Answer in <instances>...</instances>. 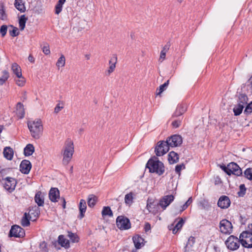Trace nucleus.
Listing matches in <instances>:
<instances>
[{
  "label": "nucleus",
  "instance_id": "nucleus-54",
  "mask_svg": "<svg viewBox=\"0 0 252 252\" xmlns=\"http://www.w3.org/2000/svg\"><path fill=\"white\" fill-rule=\"evenodd\" d=\"M170 46V43L169 42H168L164 46V47H163V49L161 51H163L165 53H167V51L169 49Z\"/></svg>",
  "mask_w": 252,
  "mask_h": 252
},
{
  "label": "nucleus",
  "instance_id": "nucleus-37",
  "mask_svg": "<svg viewBox=\"0 0 252 252\" xmlns=\"http://www.w3.org/2000/svg\"><path fill=\"white\" fill-rule=\"evenodd\" d=\"M2 76L0 77V85L3 84L9 77V73L6 70L2 71Z\"/></svg>",
  "mask_w": 252,
  "mask_h": 252
},
{
  "label": "nucleus",
  "instance_id": "nucleus-62",
  "mask_svg": "<svg viewBox=\"0 0 252 252\" xmlns=\"http://www.w3.org/2000/svg\"><path fill=\"white\" fill-rule=\"evenodd\" d=\"M188 207L184 204L183 205L181 206V210H180V212H183V211L185 210Z\"/></svg>",
  "mask_w": 252,
  "mask_h": 252
},
{
  "label": "nucleus",
  "instance_id": "nucleus-45",
  "mask_svg": "<svg viewBox=\"0 0 252 252\" xmlns=\"http://www.w3.org/2000/svg\"><path fill=\"white\" fill-rule=\"evenodd\" d=\"M240 190L238 192V195L240 197H243L246 194V188L244 184L240 185L239 187Z\"/></svg>",
  "mask_w": 252,
  "mask_h": 252
},
{
  "label": "nucleus",
  "instance_id": "nucleus-21",
  "mask_svg": "<svg viewBox=\"0 0 252 252\" xmlns=\"http://www.w3.org/2000/svg\"><path fill=\"white\" fill-rule=\"evenodd\" d=\"M34 200L38 206H43L44 204V198L41 191H39L36 192L34 196Z\"/></svg>",
  "mask_w": 252,
  "mask_h": 252
},
{
  "label": "nucleus",
  "instance_id": "nucleus-18",
  "mask_svg": "<svg viewBox=\"0 0 252 252\" xmlns=\"http://www.w3.org/2000/svg\"><path fill=\"white\" fill-rule=\"evenodd\" d=\"M49 197L52 202H57L58 199L60 198V192L59 189L56 188H51L49 193Z\"/></svg>",
  "mask_w": 252,
  "mask_h": 252
},
{
  "label": "nucleus",
  "instance_id": "nucleus-51",
  "mask_svg": "<svg viewBox=\"0 0 252 252\" xmlns=\"http://www.w3.org/2000/svg\"><path fill=\"white\" fill-rule=\"evenodd\" d=\"M7 27L6 25H2L0 28V33L2 37H4L7 32Z\"/></svg>",
  "mask_w": 252,
  "mask_h": 252
},
{
  "label": "nucleus",
  "instance_id": "nucleus-29",
  "mask_svg": "<svg viewBox=\"0 0 252 252\" xmlns=\"http://www.w3.org/2000/svg\"><path fill=\"white\" fill-rule=\"evenodd\" d=\"M248 98L246 94H240L238 97V104L242 105L244 106L246 104H248Z\"/></svg>",
  "mask_w": 252,
  "mask_h": 252
},
{
  "label": "nucleus",
  "instance_id": "nucleus-44",
  "mask_svg": "<svg viewBox=\"0 0 252 252\" xmlns=\"http://www.w3.org/2000/svg\"><path fill=\"white\" fill-rule=\"evenodd\" d=\"M244 176L249 180H252V168H248L244 171Z\"/></svg>",
  "mask_w": 252,
  "mask_h": 252
},
{
  "label": "nucleus",
  "instance_id": "nucleus-49",
  "mask_svg": "<svg viewBox=\"0 0 252 252\" xmlns=\"http://www.w3.org/2000/svg\"><path fill=\"white\" fill-rule=\"evenodd\" d=\"M63 4L60 3L58 2L57 4L55 6V13L59 14L62 10Z\"/></svg>",
  "mask_w": 252,
  "mask_h": 252
},
{
  "label": "nucleus",
  "instance_id": "nucleus-60",
  "mask_svg": "<svg viewBox=\"0 0 252 252\" xmlns=\"http://www.w3.org/2000/svg\"><path fill=\"white\" fill-rule=\"evenodd\" d=\"M192 201V198L189 197L185 204L188 207L191 203Z\"/></svg>",
  "mask_w": 252,
  "mask_h": 252
},
{
  "label": "nucleus",
  "instance_id": "nucleus-11",
  "mask_svg": "<svg viewBox=\"0 0 252 252\" xmlns=\"http://www.w3.org/2000/svg\"><path fill=\"white\" fill-rule=\"evenodd\" d=\"M220 229L222 233L230 234L232 231V225L230 221L224 219L220 222Z\"/></svg>",
  "mask_w": 252,
  "mask_h": 252
},
{
  "label": "nucleus",
  "instance_id": "nucleus-2",
  "mask_svg": "<svg viewBox=\"0 0 252 252\" xmlns=\"http://www.w3.org/2000/svg\"><path fill=\"white\" fill-rule=\"evenodd\" d=\"M74 145L72 140L67 139L62 150L63 155V163L67 165L71 160L74 153Z\"/></svg>",
  "mask_w": 252,
  "mask_h": 252
},
{
  "label": "nucleus",
  "instance_id": "nucleus-34",
  "mask_svg": "<svg viewBox=\"0 0 252 252\" xmlns=\"http://www.w3.org/2000/svg\"><path fill=\"white\" fill-rule=\"evenodd\" d=\"M29 216L27 213L24 214V217L21 220V224L23 226H28L30 224Z\"/></svg>",
  "mask_w": 252,
  "mask_h": 252
},
{
  "label": "nucleus",
  "instance_id": "nucleus-56",
  "mask_svg": "<svg viewBox=\"0 0 252 252\" xmlns=\"http://www.w3.org/2000/svg\"><path fill=\"white\" fill-rule=\"evenodd\" d=\"M151 224L149 222H146L144 225V230L146 232L151 230Z\"/></svg>",
  "mask_w": 252,
  "mask_h": 252
},
{
  "label": "nucleus",
  "instance_id": "nucleus-47",
  "mask_svg": "<svg viewBox=\"0 0 252 252\" xmlns=\"http://www.w3.org/2000/svg\"><path fill=\"white\" fill-rule=\"evenodd\" d=\"M11 27L13 28L12 30H9V33L10 36L12 37H15L19 34V32L18 31V29L16 27H14L13 26H11Z\"/></svg>",
  "mask_w": 252,
  "mask_h": 252
},
{
  "label": "nucleus",
  "instance_id": "nucleus-22",
  "mask_svg": "<svg viewBox=\"0 0 252 252\" xmlns=\"http://www.w3.org/2000/svg\"><path fill=\"white\" fill-rule=\"evenodd\" d=\"M132 239L134 246L137 249H140L144 245L143 242L144 240L140 236L136 235L133 236Z\"/></svg>",
  "mask_w": 252,
  "mask_h": 252
},
{
  "label": "nucleus",
  "instance_id": "nucleus-16",
  "mask_svg": "<svg viewBox=\"0 0 252 252\" xmlns=\"http://www.w3.org/2000/svg\"><path fill=\"white\" fill-rule=\"evenodd\" d=\"M27 214L31 220L34 221L40 214V210L38 206H35L30 208Z\"/></svg>",
  "mask_w": 252,
  "mask_h": 252
},
{
  "label": "nucleus",
  "instance_id": "nucleus-42",
  "mask_svg": "<svg viewBox=\"0 0 252 252\" xmlns=\"http://www.w3.org/2000/svg\"><path fill=\"white\" fill-rule=\"evenodd\" d=\"M247 104L244 111V114L246 116H248L252 113V101Z\"/></svg>",
  "mask_w": 252,
  "mask_h": 252
},
{
  "label": "nucleus",
  "instance_id": "nucleus-25",
  "mask_svg": "<svg viewBox=\"0 0 252 252\" xmlns=\"http://www.w3.org/2000/svg\"><path fill=\"white\" fill-rule=\"evenodd\" d=\"M4 157L8 160H11L13 157V151L12 148L6 147L3 150Z\"/></svg>",
  "mask_w": 252,
  "mask_h": 252
},
{
  "label": "nucleus",
  "instance_id": "nucleus-9",
  "mask_svg": "<svg viewBox=\"0 0 252 252\" xmlns=\"http://www.w3.org/2000/svg\"><path fill=\"white\" fill-rule=\"evenodd\" d=\"M2 183L4 189L9 192H12L15 189L17 184L14 178L8 177L3 179Z\"/></svg>",
  "mask_w": 252,
  "mask_h": 252
},
{
  "label": "nucleus",
  "instance_id": "nucleus-6",
  "mask_svg": "<svg viewBox=\"0 0 252 252\" xmlns=\"http://www.w3.org/2000/svg\"><path fill=\"white\" fill-rule=\"evenodd\" d=\"M169 146L167 141H160L158 142L155 148V153L157 156H161L169 150Z\"/></svg>",
  "mask_w": 252,
  "mask_h": 252
},
{
  "label": "nucleus",
  "instance_id": "nucleus-64",
  "mask_svg": "<svg viewBox=\"0 0 252 252\" xmlns=\"http://www.w3.org/2000/svg\"><path fill=\"white\" fill-rule=\"evenodd\" d=\"M178 230H177V228L174 227V228L172 230L173 233L176 234Z\"/></svg>",
  "mask_w": 252,
  "mask_h": 252
},
{
  "label": "nucleus",
  "instance_id": "nucleus-27",
  "mask_svg": "<svg viewBox=\"0 0 252 252\" xmlns=\"http://www.w3.org/2000/svg\"><path fill=\"white\" fill-rule=\"evenodd\" d=\"M34 152V147L32 144H28L24 148V152L26 156H30L32 155Z\"/></svg>",
  "mask_w": 252,
  "mask_h": 252
},
{
  "label": "nucleus",
  "instance_id": "nucleus-55",
  "mask_svg": "<svg viewBox=\"0 0 252 252\" xmlns=\"http://www.w3.org/2000/svg\"><path fill=\"white\" fill-rule=\"evenodd\" d=\"M181 123L180 121H174L172 123V125L174 127L177 128L180 126Z\"/></svg>",
  "mask_w": 252,
  "mask_h": 252
},
{
  "label": "nucleus",
  "instance_id": "nucleus-8",
  "mask_svg": "<svg viewBox=\"0 0 252 252\" xmlns=\"http://www.w3.org/2000/svg\"><path fill=\"white\" fill-rule=\"evenodd\" d=\"M25 236V230L18 225L12 226L9 233L10 237L23 238Z\"/></svg>",
  "mask_w": 252,
  "mask_h": 252
},
{
  "label": "nucleus",
  "instance_id": "nucleus-3",
  "mask_svg": "<svg viewBox=\"0 0 252 252\" xmlns=\"http://www.w3.org/2000/svg\"><path fill=\"white\" fill-rule=\"evenodd\" d=\"M146 167L149 169L150 172L156 173L159 175H162L164 172L163 164L158 160L150 159L146 164Z\"/></svg>",
  "mask_w": 252,
  "mask_h": 252
},
{
  "label": "nucleus",
  "instance_id": "nucleus-32",
  "mask_svg": "<svg viewBox=\"0 0 252 252\" xmlns=\"http://www.w3.org/2000/svg\"><path fill=\"white\" fill-rule=\"evenodd\" d=\"M101 214L103 217L105 216L112 217L113 216V213L111 208L109 206H105L103 208L101 212Z\"/></svg>",
  "mask_w": 252,
  "mask_h": 252
},
{
  "label": "nucleus",
  "instance_id": "nucleus-13",
  "mask_svg": "<svg viewBox=\"0 0 252 252\" xmlns=\"http://www.w3.org/2000/svg\"><path fill=\"white\" fill-rule=\"evenodd\" d=\"M174 199V196L173 195H165L160 199L158 205L160 206L163 210H165Z\"/></svg>",
  "mask_w": 252,
  "mask_h": 252
},
{
  "label": "nucleus",
  "instance_id": "nucleus-15",
  "mask_svg": "<svg viewBox=\"0 0 252 252\" xmlns=\"http://www.w3.org/2000/svg\"><path fill=\"white\" fill-rule=\"evenodd\" d=\"M32 168L31 163L29 160H23L20 165V170L24 174H28Z\"/></svg>",
  "mask_w": 252,
  "mask_h": 252
},
{
  "label": "nucleus",
  "instance_id": "nucleus-28",
  "mask_svg": "<svg viewBox=\"0 0 252 252\" xmlns=\"http://www.w3.org/2000/svg\"><path fill=\"white\" fill-rule=\"evenodd\" d=\"M13 72L17 77H20L22 74V71L20 66L16 63L12 64L11 67Z\"/></svg>",
  "mask_w": 252,
  "mask_h": 252
},
{
  "label": "nucleus",
  "instance_id": "nucleus-23",
  "mask_svg": "<svg viewBox=\"0 0 252 252\" xmlns=\"http://www.w3.org/2000/svg\"><path fill=\"white\" fill-rule=\"evenodd\" d=\"M187 110V107L185 105L180 104L179 105L175 111L173 116L174 117H178L182 115L183 113H184Z\"/></svg>",
  "mask_w": 252,
  "mask_h": 252
},
{
  "label": "nucleus",
  "instance_id": "nucleus-57",
  "mask_svg": "<svg viewBox=\"0 0 252 252\" xmlns=\"http://www.w3.org/2000/svg\"><path fill=\"white\" fill-rule=\"evenodd\" d=\"M220 167L227 174H229V173L228 172V164H227V165L226 166L225 165H220Z\"/></svg>",
  "mask_w": 252,
  "mask_h": 252
},
{
  "label": "nucleus",
  "instance_id": "nucleus-52",
  "mask_svg": "<svg viewBox=\"0 0 252 252\" xmlns=\"http://www.w3.org/2000/svg\"><path fill=\"white\" fill-rule=\"evenodd\" d=\"M184 222V220L181 219L180 221L176 224L175 227L176 228L177 230L181 229L183 225Z\"/></svg>",
  "mask_w": 252,
  "mask_h": 252
},
{
  "label": "nucleus",
  "instance_id": "nucleus-33",
  "mask_svg": "<svg viewBox=\"0 0 252 252\" xmlns=\"http://www.w3.org/2000/svg\"><path fill=\"white\" fill-rule=\"evenodd\" d=\"M133 193L132 192L126 194L125 197V202L126 204L130 205L133 203Z\"/></svg>",
  "mask_w": 252,
  "mask_h": 252
},
{
  "label": "nucleus",
  "instance_id": "nucleus-40",
  "mask_svg": "<svg viewBox=\"0 0 252 252\" xmlns=\"http://www.w3.org/2000/svg\"><path fill=\"white\" fill-rule=\"evenodd\" d=\"M0 19L2 20H5L7 19V15L3 3L0 4Z\"/></svg>",
  "mask_w": 252,
  "mask_h": 252
},
{
  "label": "nucleus",
  "instance_id": "nucleus-43",
  "mask_svg": "<svg viewBox=\"0 0 252 252\" xmlns=\"http://www.w3.org/2000/svg\"><path fill=\"white\" fill-rule=\"evenodd\" d=\"M68 236L73 243L78 242L79 241V237L76 234L73 233L69 232L68 234Z\"/></svg>",
  "mask_w": 252,
  "mask_h": 252
},
{
  "label": "nucleus",
  "instance_id": "nucleus-50",
  "mask_svg": "<svg viewBox=\"0 0 252 252\" xmlns=\"http://www.w3.org/2000/svg\"><path fill=\"white\" fill-rule=\"evenodd\" d=\"M42 51L46 55H49L50 54V50L49 45L48 44L46 43L42 47Z\"/></svg>",
  "mask_w": 252,
  "mask_h": 252
},
{
  "label": "nucleus",
  "instance_id": "nucleus-61",
  "mask_svg": "<svg viewBox=\"0 0 252 252\" xmlns=\"http://www.w3.org/2000/svg\"><path fill=\"white\" fill-rule=\"evenodd\" d=\"M28 60L31 63H33L34 62V58L32 55H30L28 57Z\"/></svg>",
  "mask_w": 252,
  "mask_h": 252
},
{
  "label": "nucleus",
  "instance_id": "nucleus-1",
  "mask_svg": "<svg viewBox=\"0 0 252 252\" xmlns=\"http://www.w3.org/2000/svg\"><path fill=\"white\" fill-rule=\"evenodd\" d=\"M28 126L32 136L35 139H38L42 136L43 126L41 120L30 121Z\"/></svg>",
  "mask_w": 252,
  "mask_h": 252
},
{
  "label": "nucleus",
  "instance_id": "nucleus-24",
  "mask_svg": "<svg viewBox=\"0 0 252 252\" xmlns=\"http://www.w3.org/2000/svg\"><path fill=\"white\" fill-rule=\"evenodd\" d=\"M179 158V155L174 151L170 152L168 154V160L170 164L177 162Z\"/></svg>",
  "mask_w": 252,
  "mask_h": 252
},
{
  "label": "nucleus",
  "instance_id": "nucleus-58",
  "mask_svg": "<svg viewBox=\"0 0 252 252\" xmlns=\"http://www.w3.org/2000/svg\"><path fill=\"white\" fill-rule=\"evenodd\" d=\"M166 53L161 51L160 52V54L159 59L160 60L162 59V61L163 60H164L165 58V56H166Z\"/></svg>",
  "mask_w": 252,
  "mask_h": 252
},
{
  "label": "nucleus",
  "instance_id": "nucleus-31",
  "mask_svg": "<svg viewBox=\"0 0 252 252\" xmlns=\"http://www.w3.org/2000/svg\"><path fill=\"white\" fill-rule=\"evenodd\" d=\"M28 18L25 15H21L19 19V28L21 31L24 30Z\"/></svg>",
  "mask_w": 252,
  "mask_h": 252
},
{
  "label": "nucleus",
  "instance_id": "nucleus-17",
  "mask_svg": "<svg viewBox=\"0 0 252 252\" xmlns=\"http://www.w3.org/2000/svg\"><path fill=\"white\" fill-rule=\"evenodd\" d=\"M117 63V57L116 55H113L109 61V66L107 70V74L110 75L113 72L116 68V64Z\"/></svg>",
  "mask_w": 252,
  "mask_h": 252
},
{
  "label": "nucleus",
  "instance_id": "nucleus-46",
  "mask_svg": "<svg viewBox=\"0 0 252 252\" xmlns=\"http://www.w3.org/2000/svg\"><path fill=\"white\" fill-rule=\"evenodd\" d=\"M18 79L15 80L16 84L19 86H23L25 84V79L22 76V74L20 77H17Z\"/></svg>",
  "mask_w": 252,
  "mask_h": 252
},
{
  "label": "nucleus",
  "instance_id": "nucleus-39",
  "mask_svg": "<svg viewBox=\"0 0 252 252\" xmlns=\"http://www.w3.org/2000/svg\"><path fill=\"white\" fill-rule=\"evenodd\" d=\"M244 106L242 105L238 104L235 106L233 108V112L235 116H239L240 115L243 110Z\"/></svg>",
  "mask_w": 252,
  "mask_h": 252
},
{
  "label": "nucleus",
  "instance_id": "nucleus-4",
  "mask_svg": "<svg viewBox=\"0 0 252 252\" xmlns=\"http://www.w3.org/2000/svg\"><path fill=\"white\" fill-rule=\"evenodd\" d=\"M241 244L243 247L251 249L252 248V233L249 231H245L240 235Z\"/></svg>",
  "mask_w": 252,
  "mask_h": 252
},
{
  "label": "nucleus",
  "instance_id": "nucleus-53",
  "mask_svg": "<svg viewBox=\"0 0 252 252\" xmlns=\"http://www.w3.org/2000/svg\"><path fill=\"white\" fill-rule=\"evenodd\" d=\"M154 205L153 204V203H149V201H148V203H147V209L149 210L150 212H152L153 213H156V212H155L154 210H152V208H153V206Z\"/></svg>",
  "mask_w": 252,
  "mask_h": 252
},
{
  "label": "nucleus",
  "instance_id": "nucleus-7",
  "mask_svg": "<svg viewBox=\"0 0 252 252\" xmlns=\"http://www.w3.org/2000/svg\"><path fill=\"white\" fill-rule=\"evenodd\" d=\"M116 225L121 230H127L131 227L129 220L124 216H120L117 217Z\"/></svg>",
  "mask_w": 252,
  "mask_h": 252
},
{
  "label": "nucleus",
  "instance_id": "nucleus-14",
  "mask_svg": "<svg viewBox=\"0 0 252 252\" xmlns=\"http://www.w3.org/2000/svg\"><path fill=\"white\" fill-rule=\"evenodd\" d=\"M230 203V200L228 196L222 195L218 200V205L221 209H226L229 207Z\"/></svg>",
  "mask_w": 252,
  "mask_h": 252
},
{
  "label": "nucleus",
  "instance_id": "nucleus-30",
  "mask_svg": "<svg viewBox=\"0 0 252 252\" xmlns=\"http://www.w3.org/2000/svg\"><path fill=\"white\" fill-rule=\"evenodd\" d=\"M59 243L62 246L65 248H68L69 246V241L64 238L63 235H61L58 237Z\"/></svg>",
  "mask_w": 252,
  "mask_h": 252
},
{
  "label": "nucleus",
  "instance_id": "nucleus-35",
  "mask_svg": "<svg viewBox=\"0 0 252 252\" xmlns=\"http://www.w3.org/2000/svg\"><path fill=\"white\" fill-rule=\"evenodd\" d=\"M97 201V198L94 195H89L88 199V205L90 207H93Z\"/></svg>",
  "mask_w": 252,
  "mask_h": 252
},
{
  "label": "nucleus",
  "instance_id": "nucleus-63",
  "mask_svg": "<svg viewBox=\"0 0 252 252\" xmlns=\"http://www.w3.org/2000/svg\"><path fill=\"white\" fill-rule=\"evenodd\" d=\"M61 200L63 201V205H62L63 207V208L64 209L65 208V205H66V202H65V199L64 198H62Z\"/></svg>",
  "mask_w": 252,
  "mask_h": 252
},
{
  "label": "nucleus",
  "instance_id": "nucleus-38",
  "mask_svg": "<svg viewBox=\"0 0 252 252\" xmlns=\"http://www.w3.org/2000/svg\"><path fill=\"white\" fill-rule=\"evenodd\" d=\"M195 242V239L193 236H190L189 239L187 244H186V246L185 247V252H186L187 251H188V249L190 248H191Z\"/></svg>",
  "mask_w": 252,
  "mask_h": 252
},
{
  "label": "nucleus",
  "instance_id": "nucleus-48",
  "mask_svg": "<svg viewBox=\"0 0 252 252\" xmlns=\"http://www.w3.org/2000/svg\"><path fill=\"white\" fill-rule=\"evenodd\" d=\"M185 168V165L184 163H182L181 164H178L175 167V172L177 174H178L179 176L181 174V171L182 169Z\"/></svg>",
  "mask_w": 252,
  "mask_h": 252
},
{
  "label": "nucleus",
  "instance_id": "nucleus-59",
  "mask_svg": "<svg viewBox=\"0 0 252 252\" xmlns=\"http://www.w3.org/2000/svg\"><path fill=\"white\" fill-rule=\"evenodd\" d=\"M63 108V107H60L59 104L57 105L56 107L55 108L54 112L56 113H58Z\"/></svg>",
  "mask_w": 252,
  "mask_h": 252
},
{
  "label": "nucleus",
  "instance_id": "nucleus-36",
  "mask_svg": "<svg viewBox=\"0 0 252 252\" xmlns=\"http://www.w3.org/2000/svg\"><path fill=\"white\" fill-rule=\"evenodd\" d=\"M169 80H168L163 84L160 85L158 88L157 89V94L160 95V94L166 90V88L169 85Z\"/></svg>",
  "mask_w": 252,
  "mask_h": 252
},
{
  "label": "nucleus",
  "instance_id": "nucleus-10",
  "mask_svg": "<svg viewBox=\"0 0 252 252\" xmlns=\"http://www.w3.org/2000/svg\"><path fill=\"white\" fill-rule=\"evenodd\" d=\"M166 141L170 147H176L180 146L182 142L183 139L180 135L175 134L167 138Z\"/></svg>",
  "mask_w": 252,
  "mask_h": 252
},
{
  "label": "nucleus",
  "instance_id": "nucleus-19",
  "mask_svg": "<svg viewBox=\"0 0 252 252\" xmlns=\"http://www.w3.org/2000/svg\"><path fill=\"white\" fill-rule=\"evenodd\" d=\"M87 208L86 201L84 199H81L79 204V215L78 218L82 219L84 217Z\"/></svg>",
  "mask_w": 252,
  "mask_h": 252
},
{
  "label": "nucleus",
  "instance_id": "nucleus-20",
  "mask_svg": "<svg viewBox=\"0 0 252 252\" xmlns=\"http://www.w3.org/2000/svg\"><path fill=\"white\" fill-rule=\"evenodd\" d=\"M24 106L21 102H18L16 105V115L20 119H22L25 116Z\"/></svg>",
  "mask_w": 252,
  "mask_h": 252
},
{
  "label": "nucleus",
  "instance_id": "nucleus-5",
  "mask_svg": "<svg viewBox=\"0 0 252 252\" xmlns=\"http://www.w3.org/2000/svg\"><path fill=\"white\" fill-rule=\"evenodd\" d=\"M240 238L238 239L234 235H230L225 242V244L227 249L231 251L237 250L240 247Z\"/></svg>",
  "mask_w": 252,
  "mask_h": 252
},
{
  "label": "nucleus",
  "instance_id": "nucleus-26",
  "mask_svg": "<svg viewBox=\"0 0 252 252\" xmlns=\"http://www.w3.org/2000/svg\"><path fill=\"white\" fill-rule=\"evenodd\" d=\"M14 5L16 9L21 12H24L26 11V7L22 0H15Z\"/></svg>",
  "mask_w": 252,
  "mask_h": 252
},
{
  "label": "nucleus",
  "instance_id": "nucleus-41",
  "mask_svg": "<svg viewBox=\"0 0 252 252\" xmlns=\"http://www.w3.org/2000/svg\"><path fill=\"white\" fill-rule=\"evenodd\" d=\"M65 57L63 55H62L59 58L56 63V65L59 68L60 67L64 66L65 65Z\"/></svg>",
  "mask_w": 252,
  "mask_h": 252
},
{
  "label": "nucleus",
  "instance_id": "nucleus-12",
  "mask_svg": "<svg viewBox=\"0 0 252 252\" xmlns=\"http://www.w3.org/2000/svg\"><path fill=\"white\" fill-rule=\"evenodd\" d=\"M228 170L229 174L227 175L229 176L233 174L237 176H239L242 174V171L241 168L237 163L234 162L228 164Z\"/></svg>",
  "mask_w": 252,
  "mask_h": 252
}]
</instances>
